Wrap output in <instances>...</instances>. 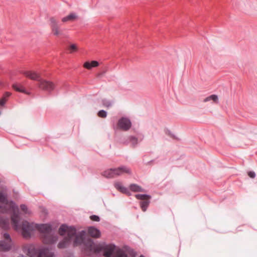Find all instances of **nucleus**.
Returning <instances> with one entry per match:
<instances>
[{"mask_svg": "<svg viewBox=\"0 0 257 257\" xmlns=\"http://www.w3.org/2000/svg\"><path fill=\"white\" fill-rule=\"evenodd\" d=\"M116 251H117V257H127L126 254L123 251H122L120 249H118Z\"/></svg>", "mask_w": 257, "mask_h": 257, "instance_id": "nucleus-23", "label": "nucleus"}, {"mask_svg": "<svg viewBox=\"0 0 257 257\" xmlns=\"http://www.w3.org/2000/svg\"><path fill=\"white\" fill-rule=\"evenodd\" d=\"M13 88L17 91L23 92L24 93L29 94L21 85H19L18 84H14L13 85Z\"/></svg>", "mask_w": 257, "mask_h": 257, "instance_id": "nucleus-20", "label": "nucleus"}, {"mask_svg": "<svg viewBox=\"0 0 257 257\" xmlns=\"http://www.w3.org/2000/svg\"><path fill=\"white\" fill-rule=\"evenodd\" d=\"M114 187L115 188L120 192H121L122 193L127 194L130 195V192L128 191L127 189L125 187H124L122 183L119 182H116L114 183Z\"/></svg>", "mask_w": 257, "mask_h": 257, "instance_id": "nucleus-12", "label": "nucleus"}, {"mask_svg": "<svg viewBox=\"0 0 257 257\" xmlns=\"http://www.w3.org/2000/svg\"><path fill=\"white\" fill-rule=\"evenodd\" d=\"M60 235H66L63 240L58 244L59 248L67 247L71 243L74 246L83 244L84 252L88 256L94 253L102 252L105 257H110L115 250V246L104 243H94L91 239L86 238V232L84 230L77 232L75 228L65 224L62 225L59 228Z\"/></svg>", "mask_w": 257, "mask_h": 257, "instance_id": "nucleus-1", "label": "nucleus"}, {"mask_svg": "<svg viewBox=\"0 0 257 257\" xmlns=\"http://www.w3.org/2000/svg\"><path fill=\"white\" fill-rule=\"evenodd\" d=\"M130 140L133 145H136L138 143V139L135 137H131Z\"/></svg>", "mask_w": 257, "mask_h": 257, "instance_id": "nucleus-26", "label": "nucleus"}, {"mask_svg": "<svg viewBox=\"0 0 257 257\" xmlns=\"http://www.w3.org/2000/svg\"><path fill=\"white\" fill-rule=\"evenodd\" d=\"M99 65L98 62L96 61H92L91 62H86L83 66L87 69H91L92 67H95Z\"/></svg>", "mask_w": 257, "mask_h": 257, "instance_id": "nucleus-16", "label": "nucleus"}, {"mask_svg": "<svg viewBox=\"0 0 257 257\" xmlns=\"http://www.w3.org/2000/svg\"><path fill=\"white\" fill-rule=\"evenodd\" d=\"M0 203H1L0 209L2 212H7L9 210L13 211V213L11 216V219L12 218V216L15 214H18L19 217H20L18 207L13 202L9 201L7 199V194L3 191H0ZM19 218L20 219V217Z\"/></svg>", "mask_w": 257, "mask_h": 257, "instance_id": "nucleus-4", "label": "nucleus"}, {"mask_svg": "<svg viewBox=\"0 0 257 257\" xmlns=\"http://www.w3.org/2000/svg\"><path fill=\"white\" fill-rule=\"evenodd\" d=\"M39 87L45 91L51 92L54 89V84L50 81L45 80L43 79L39 82Z\"/></svg>", "mask_w": 257, "mask_h": 257, "instance_id": "nucleus-8", "label": "nucleus"}, {"mask_svg": "<svg viewBox=\"0 0 257 257\" xmlns=\"http://www.w3.org/2000/svg\"><path fill=\"white\" fill-rule=\"evenodd\" d=\"M23 73L26 77L29 78L30 79L33 80L38 81L39 82H40V80L42 79L40 75L36 72L28 71H24Z\"/></svg>", "mask_w": 257, "mask_h": 257, "instance_id": "nucleus-10", "label": "nucleus"}, {"mask_svg": "<svg viewBox=\"0 0 257 257\" xmlns=\"http://www.w3.org/2000/svg\"><path fill=\"white\" fill-rule=\"evenodd\" d=\"M99 117L101 118H105L106 116V113H98Z\"/></svg>", "mask_w": 257, "mask_h": 257, "instance_id": "nucleus-30", "label": "nucleus"}, {"mask_svg": "<svg viewBox=\"0 0 257 257\" xmlns=\"http://www.w3.org/2000/svg\"><path fill=\"white\" fill-rule=\"evenodd\" d=\"M140 257H145V256H143V255H141Z\"/></svg>", "mask_w": 257, "mask_h": 257, "instance_id": "nucleus-32", "label": "nucleus"}, {"mask_svg": "<svg viewBox=\"0 0 257 257\" xmlns=\"http://www.w3.org/2000/svg\"><path fill=\"white\" fill-rule=\"evenodd\" d=\"M136 197L139 200H141L140 206L143 211H146L148 206L150 204V199L151 196L145 194H136Z\"/></svg>", "mask_w": 257, "mask_h": 257, "instance_id": "nucleus-7", "label": "nucleus"}, {"mask_svg": "<svg viewBox=\"0 0 257 257\" xmlns=\"http://www.w3.org/2000/svg\"><path fill=\"white\" fill-rule=\"evenodd\" d=\"M130 189L133 192H145V190L141 187L135 184H131L130 186Z\"/></svg>", "mask_w": 257, "mask_h": 257, "instance_id": "nucleus-18", "label": "nucleus"}, {"mask_svg": "<svg viewBox=\"0 0 257 257\" xmlns=\"http://www.w3.org/2000/svg\"><path fill=\"white\" fill-rule=\"evenodd\" d=\"M114 170L115 177L121 175L124 173L128 174H130L131 173V169L124 166L114 169Z\"/></svg>", "mask_w": 257, "mask_h": 257, "instance_id": "nucleus-11", "label": "nucleus"}, {"mask_svg": "<svg viewBox=\"0 0 257 257\" xmlns=\"http://www.w3.org/2000/svg\"><path fill=\"white\" fill-rule=\"evenodd\" d=\"M77 18V16L76 14L72 13H70L69 15L65 17L62 19V22L63 23L67 22L68 21H73L75 19Z\"/></svg>", "mask_w": 257, "mask_h": 257, "instance_id": "nucleus-15", "label": "nucleus"}, {"mask_svg": "<svg viewBox=\"0 0 257 257\" xmlns=\"http://www.w3.org/2000/svg\"><path fill=\"white\" fill-rule=\"evenodd\" d=\"M12 225L13 228L17 231H20L23 236L26 238H30L34 233L35 230H38L42 234V240L45 244H52L58 240L57 235L51 233L50 225L46 224H37L29 223L27 221L20 222V218L18 214L12 216Z\"/></svg>", "mask_w": 257, "mask_h": 257, "instance_id": "nucleus-2", "label": "nucleus"}, {"mask_svg": "<svg viewBox=\"0 0 257 257\" xmlns=\"http://www.w3.org/2000/svg\"><path fill=\"white\" fill-rule=\"evenodd\" d=\"M13 245V242L9 234L4 233L0 240V250L8 251Z\"/></svg>", "mask_w": 257, "mask_h": 257, "instance_id": "nucleus-5", "label": "nucleus"}, {"mask_svg": "<svg viewBox=\"0 0 257 257\" xmlns=\"http://www.w3.org/2000/svg\"><path fill=\"white\" fill-rule=\"evenodd\" d=\"M102 102L103 105L107 107H109L111 106L112 104V101H111L110 100H108L106 99H103Z\"/></svg>", "mask_w": 257, "mask_h": 257, "instance_id": "nucleus-22", "label": "nucleus"}, {"mask_svg": "<svg viewBox=\"0 0 257 257\" xmlns=\"http://www.w3.org/2000/svg\"><path fill=\"white\" fill-rule=\"evenodd\" d=\"M68 49L70 50V53H71L74 51H76L77 50V47L75 44H71Z\"/></svg>", "mask_w": 257, "mask_h": 257, "instance_id": "nucleus-24", "label": "nucleus"}, {"mask_svg": "<svg viewBox=\"0 0 257 257\" xmlns=\"http://www.w3.org/2000/svg\"><path fill=\"white\" fill-rule=\"evenodd\" d=\"M0 226L4 229L8 228L9 220L8 219L0 218Z\"/></svg>", "mask_w": 257, "mask_h": 257, "instance_id": "nucleus-21", "label": "nucleus"}, {"mask_svg": "<svg viewBox=\"0 0 257 257\" xmlns=\"http://www.w3.org/2000/svg\"><path fill=\"white\" fill-rule=\"evenodd\" d=\"M88 233L93 237L98 238L100 236V231L94 227H90L88 228Z\"/></svg>", "mask_w": 257, "mask_h": 257, "instance_id": "nucleus-13", "label": "nucleus"}, {"mask_svg": "<svg viewBox=\"0 0 257 257\" xmlns=\"http://www.w3.org/2000/svg\"><path fill=\"white\" fill-rule=\"evenodd\" d=\"M98 112H107L104 110H100L98 111Z\"/></svg>", "mask_w": 257, "mask_h": 257, "instance_id": "nucleus-31", "label": "nucleus"}, {"mask_svg": "<svg viewBox=\"0 0 257 257\" xmlns=\"http://www.w3.org/2000/svg\"><path fill=\"white\" fill-rule=\"evenodd\" d=\"M212 101L215 103H218L219 102L218 96L216 94H212L205 98L203 101L206 102L208 101Z\"/></svg>", "mask_w": 257, "mask_h": 257, "instance_id": "nucleus-14", "label": "nucleus"}, {"mask_svg": "<svg viewBox=\"0 0 257 257\" xmlns=\"http://www.w3.org/2000/svg\"><path fill=\"white\" fill-rule=\"evenodd\" d=\"M131 125L130 120L128 118L124 117L120 119L117 123L118 127L124 131L128 130L131 128Z\"/></svg>", "mask_w": 257, "mask_h": 257, "instance_id": "nucleus-9", "label": "nucleus"}, {"mask_svg": "<svg viewBox=\"0 0 257 257\" xmlns=\"http://www.w3.org/2000/svg\"><path fill=\"white\" fill-rule=\"evenodd\" d=\"M49 21L52 34L56 36L62 35L63 34V31L60 28L58 21L56 18L54 17H50L49 18Z\"/></svg>", "mask_w": 257, "mask_h": 257, "instance_id": "nucleus-6", "label": "nucleus"}, {"mask_svg": "<svg viewBox=\"0 0 257 257\" xmlns=\"http://www.w3.org/2000/svg\"><path fill=\"white\" fill-rule=\"evenodd\" d=\"M103 175L108 178H111L115 177V173L114 169H110L105 171L103 173Z\"/></svg>", "mask_w": 257, "mask_h": 257, "instance_id": "nucleus-17", "label": "nucleus"}, {"mask_svg": "<svg viewBox=\"0 0 257 257\" xmlns=\"http://www.w3.org/2000/svg\"><path fill=\"white\" fill-rule=\"evenodd\" d=\"M24 252L29 257H54V252L49 248L30 244L23 247Z\"/></svg>", "mask_w": 257, "mask_h": 257, "instance_id": "nucleus-3", "label": "nucleus"}, {"mask_svg": "<svg viewBox=\"0 0 257 257\" xmlns=\"http://www.w3.org/2000/svg\"><path fill=\"white\" fill-rule=\"evenodd\" d=\"M90 218L91 220L94 221H99V217L97 215H92L90 217Z\"/></svg>", "mask_w": 257, "mask_h": 257, "instance_id": "nucleus-27", "label": "nucleus"}, {"mask_svg": "<svg viewBox=\"0 0 257 257\" xmlns=\"http://www.w3.org/2000/svg\"><path fill=\"white\" fill-rule=\"evenodd\" d=\"M248 175L249 176V177H250L251 178H254L255 176V174L253 171H249L248 173Z\"/></svg>", "mask_w": 257, "mask_h": 257, "instance_id": "nucleus-29", "label": "nucleus"}, {"mask_svg": "<svg viewBox=\"0 0 257 257\" xmlns=\"http://www.w3.org/2000/svg\"><path fill=\"white\" fill-rule=\"evenodd\" d=\"M20 207L21 210L23 211L25 213H29L28 208L25 205L22 204L21 205Z\"/></svg>", "mask_w": 257, "mask_h": 257, "instance_id": "nucleus-25", "label": "nucleus"}, {"mask_svg": "<svg viewBox=\"0 0 257 257\" xmlns=\"http://www.w3.org/2000/svg\"><path fill=\"white\" fill-rule=\"evenodd\" d=\"M106 71H107V69H106L105 70L103 71L102 72L98 73L96 75L97 77L100 78L106 72Z\"/></svg>", "mask_w": 257, "mask_h": 257, "instance_id": "nucleus-28", "label": "nucleus"}, {"mask_svg": "<svg viewBox=\"0 0 257 257\" xmlns=\"http://www.w3.org/2000/svg\"><path fill=\"white\" fill-rule=\"evenodd\" d=\"M11 95V93L9 92H6L4 94L2 98L0 100V106H4L7 100V98H8L10 95Z\"/></svg>", "mask_w": 257, "mask_h": 257, "instance_id": "nucleus-19", "label": "nucleus"}]
</instances>
